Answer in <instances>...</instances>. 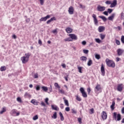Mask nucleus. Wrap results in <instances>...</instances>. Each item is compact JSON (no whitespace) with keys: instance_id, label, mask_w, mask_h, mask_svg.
<instances>
[{"instance_id":"obj_1","label":"nucleus","mask_w":124,"mask_h":124,"mask_svg":"<svg viewBox=\"0 0 124 124\" xmlns=\"http://www.w3.org/2000/svg\"><path fill=\"white\" fill-rule=\"evenodd\" d=\"M30 57H31V53H28L25 54L24 56H23L21 58V61L22 62V63H27L30 60Z\"/></svg>"},{"instance_id":"obj_2","label":"nucleus","mask_w":124,"mask_h":124,"mask_svg":"<svg viewBox=\"0 0 124 124\" xmlns=\"http://www.w3.org/2000/svg\"><path fill=\"white\" fill-rule=\"evenodd\" d=\"M106 62L108 66H109V67H112V68L115 67V62L113 61L107 59Z\"/></svg>"},{"instance_id":"obj_3","label":"nucleus","mask_w":124,"mask_h":124,"mask_svg":"<svg viewBox=\"0 0 124 124\" xmlns=\"http://www.w3.org/2000/svg\"><path fill=\"white\" fill-rule=\"evenodd\" d=\"M79 91L82 93L83 97H87L88 95H87V93L85 92V90L83 87L80 88Z\"/></svg>"},{"instance_id":"obj_4","label":"nucleus","mask_w":124,"mask_h":124,"mask_svg":"<svg viewBox=\"0 0 124 124\" xmlns=\"http://www.w3.org/2000/svg\"><path fill=\"white\" fill-rule=\"evenodd\" d=\"M51 17V16L47 15L46 17H42L39 19L40 22H45L47 21V19H49Z\"/></svg>"},{"instance_id":"obj_5","label":"nucleus","mask_w":124,"mask_h":124,"mask_svg":"<svg viewBox=\"0 0 124 124\" xmlns=\"http://www.w3.org/2000/svg\"><path fill=\"white\" fill-rule=\"evenodd\" d=\"M68 11L69 14L73 15V14H74V8L73 6H70Z\"/></svg>"},{"instance_id":"obj_6","label":"nucleus","mask_w":124,"mask_h":124,"mask_svg":"<svg viewBox=\"0 0 124 124\" xmlns=\"http://www.w3.org/2000/svg\"><path fill=\"white\" fill-rule=\"evenodd\" d=\"M94 91L96 92H101V86H100V84H97L94 88Z\"/></svg>"},{"instance_id":"obj_7","label":"nucleus","mask_w":124,"mask_h":124,"mask_svg":"<svg viewBox=\"0 0 124 124\" xmlns=\"http://www.w3.org/2000/svg\"><path fill=\"white\" fill-rule=\"evenodd\" d=\"M69 36H70L72 40H77V39H78L77 36H76V35H75V34H69Z\"/></svg>"},{"instance_id":"obj_8","label":"nucleus","mask_w":124,"mask_h":124,"mask_svg":"<svg viewBox=\"0 0 124 124\" xmlns=\"http://www.w3.org/2000/svg\"><path fill=\"white\" fill-rule=\"evenodd\" d=\"M92 17L93 18L95 25H97V24H98V21L97 20V18H96V16L94 14H93Z\"/></svg>"},{"instance_id":"obj_9","label":"nucleus","mask_w":124,"mask_h":124,"mask_svg":"<svg viewBox=\"0 0 124 124\" xmlns=\"http://www.w3.org/2000/svg\"><path fill=\"white\" fill-rule=\"evenodd\" d=\"M97 11L100 12L104 11L105 10L106 8L104 6H101L100 5L98 6L97 8Z\"/></svg>"},{"instance_id":"obj_10","label":"nucleus","mask_w":124,"mask_h":124,"mask_svg":"<svg viewBox=\"0 0 124 124\" xmlns=\"http://www.w3.org/2000/svg\"><path fill=\"white\" fill-rule=\"evenodd\" d=\"M102 118L103 120L104 121V120H106L107 119V114L105 111H103L102 113Z\"/></svg>"},{"instance_id":"obj_11","label":"nucleus","mask_w":124,"mask_h":124,"mask_svg":"<svg viewBox=\"0 0 124 124\" xmlns=\"http://www.w3.org/2000/svg\"><path fill=\"white\" fill-rule=\"evenodd\" d=\"M124 87L123 86V84H118L117 86V91H118V92H122V91H123V89Z\"/></svg>"},{"instance_id":"obj_12","label":"nucleus","mask_w":124,"mask_h":124,"mask_svg":"<svg viewBox=\"0 0 124 124\" xmlns=\"http://www.w3.org/2000/svg\"><path fill=\"white\" fill-rule=\"evenodd\" d=\"M98 30L99 32H103V31H105V27L104 26H99L98 28Z\"/></svg>"},{"instance_id":"obj_13","label":"nucleus","mask_w":124,"mask_h":124,"mask_svg":"<svg viewBox=\"0 0 124 124\" xmlns=\"http://www.w3.org/2000/svg\"><path fill=\"white\" fill-rule=\"evenodd\" d=\"M101 71L102 72V75L104 76V75H105V69H104V66H103V64L101 65Z\"/></svg>"},{"instance_id":"obj_14","label":"nucleus","mask_w":124,"mask_h":124,"mask_svg":"<svg viewBox=\"0 0 124 124\" xmlns=\"http://www.w3.org/2000/svg\"><path fill=\"white\" fill-rule=\"evenodd\" d=\"M117 5V0H114L113 1L112 3L110 4V7L113 8V7H115Z\"/></svg>"},{"instance_id":"obj_15","label":"nucleus","mask_w":124,"mask_h":124,"mask_svg":"<svg viewBox=\"0 0 124 124\" xmlns=\"http://www.w3.org/2000/svg\"><path fill=\"white\" fill-rule=\"evenodd\" d=\"M51 108L52 110H55V111H59V108L58 106L54 105H51Z\"/></svg>"},{"instance_id":"obj_16","label":"nucleus","mask_w":124,"mask_h":124,"mask_svg":"<svg viewBox=\"0 0 124 124\" xmlns=\"http://www.w3.org/2000/svg\"><path fill=\"white\" fill-rule=\"evenodd\" d=\"M31 102L34 105H38V103H39V102L37 101H36V100L35 99L31 100Z\"/></svg>"},{"instance_id":"obj_17","label":"nucleus","mask_w":124,"mask_h":124,"mask_svg":"<svg viewBox=\"0 0 124 124\" xmlns=\"http://www.w3.org/2000/svg\"><path fill=\"white\" fill-rule=\"evenodd\" d=\"M65 31L67 33H71V32H72V29L68 27L65 29Z\"/></svg>"},{"instance_id":"obj_18","label":"nucleus","mask_w":124,"mask_h":124,"mask_svg":"<svg viewBox=\"0 0 124 124\" xmlns=\"http://www.w3.org/2000/svg\"><path fill=\"white\" fill-rule=\"evenodd\" d=\"M115 101H113L112 102V104L110 106V108L112 110V111H113L114 109H115Z\"/></svg>"},{"instance_id":"obj_19","label":"nucleus","mask_w":124,"mask_h":124,"mask_svg":"<svg viewBox=\"0 0 124 124\" xmlns=\"http://www.w3.org/2000/svg\"><path fill=\"white\" fill-rule=\"evenodd\" d=\"M115 14H112L111 16H109L108 17V19L109 20V21H112L113 20V19H114V17H115Z\"/></svg>"},{"instance_id":"obj_20","label":"nucleus","mask_w":124,"mask_h":124,"mask_svg":"<svg viewBox=\"0 0 124 124\" xmlns=\"http://www.w3.org/2000/svg\"><path fill=\"white\" fill-rule=\"evenodd\" d=\"M80 61L82 62H87V57L86 56H81L80 58Z\"/></svg>"},{"instance_id":"obj_21","label":"nucleus","mask_w":124,"mask_h":124,"mask_svg":"<svg viewBox=\"0 0 124 124\" xmlns=\"http://www.w3.org/2000/svg\"><path fill=\"white\" fill-rule=\"evenodd\" d=\"M124 52V51H123V50L121 49H118L117 50V53L118 56H121L122 55V54H123V53Z\"/></svg>"},{"instance_id":"obj_22","label":"nucleus","mask_w":124,"mask_h":124,"mask_svg":"<svg viewBox=\"0 0 124 124\" xmlns=\"http://www.w3.org/2000/svg\"><path fill=\"white\" fill-rule=\"evenodd\" d=\"M42 90L44 91V92H45L46 93L48 91V87L46 86H42Z\"/></svg>"},{"instance_id":"obj_23","label":"nucleus","mask_w":124,"mask_h":124,"mask_svg":"<svg viewBox=\"0 0 124 124\" xmlns=\"http://www.w3.org/2000/svg\"><path fill=\"white\" fill-rule=\"evenodd\" d=\"M99 17L102 19L104 22H106V21H107V18L104 16H99Z\"/></svg>"},{"instance_id":"obj_24","label":"nucleus","mask_w":124,"mask_h":124,"mask_svg":"<svg viewBox=\"0 0 124 124\" xmlns=\"http://www.w3.org/2000/svg\"><path fill=\"white\" fill-rule=\"evenodd\" d=\"M63 99H64L65 105H66V106H69V103H68V101L67 100H66L65 98H63Z\"/></svg>"},{"instance_id":"obj_25","label":"nucleus","mask_w":124,"mask_h":124,"mask_svg":"<svg viewBox=\"0 0 124 124\" xmlns=\"http://www.w3.org/2000/svg\"><path fill=\"white\" fill-rule=\"evenodd\" d=\"M4 112H6V108H3L2 110L1 111H0V114L1 115H2V114L4 113Z\"/></svg>"},{"instance_id":"obj_26","label":"nucleus","mask_w":124,"mask_h":124,"mask_svg":"<svg viewBox=\"0 0 124 124\" xmlns=\"http://www.w3.org/2000/svg\"><path fill=\"white\" fill-rule=\"evenodd\" d=\"M54 20H55V17H53L47 21L46 23L47 24H49V23H51L52 22V21H54Z\"/></svg>"},{"instance_id":"obj_27","label":"nucleus","mask_w":124,"mask_h":124,"mask_svg":"<svg viewBox=\"0 0 124 124\" xmlns=\"http://www.w3.org/2000/svg\"><path fill=\"white\" fill-rule=\"evenodd\" d=\"M93 64V61L92 60L90 59L87 63V65L88 66H91Z\"/></svg>"},{"instance_id":"obj_28","label":"nucleus","mask_w":124,"mask_h":124,"mask_svg":"<svg viewBox=\"0 0 124 124\" xmlns=\"http://www.w3.org/2000/svg\"><path fill=\"white\" fill-rule=\"evenodd\" d=\"M64 41H65V42H69V41H72V39H71V38L70 37H68L67 38H65L64 39Z\"/></svg>"},{"instance_id":"obj_29","label":"nucleus","mask_w":124,"mask_h":124,"mask_svg":"<svg viewBox=\"0 0 124 124\" xmlns=\"http://www.w3.org/2000/svg\"><path fill=\"white\" fill-rule=\"evenodd\" d=\"M52 119H57V112H54L53 116H52Z\"/></svg>"},{"instance_id":"obj_30","label":"nucleus","mask_w":124,"mask_h":124,"mask_svg":"<svg viewBox=\"0 0 124 124\" xmlns=\"http://www.w3.org/2000/svg\"><path fill=\"white\" fill-rule=\"evenodd\" d=\"M117 121H121L122 118H121V114H118L117 116Z\"/></svg>"},{"instance_id":"obj_31","label":"nucleus","mask_w":124,"mask_h":124,"mask_svg":"<svg viewBox=\"0 0 124 124\" xmlns=\"http://www.w3.org/2000/svg\"><path fill=\"white\" fill-rule=\"evenodd\" d=\"M54 86L56 88V89H58V90L61 88V87L60 86V85H59V84H58V83H55Z\"/></svg>"},{"instance_id":"obj_32","label":"nucleus","mask_w":124,"mask_h":124,"mask_svg":"<svg viewBox=\"0 0 124 124\" xmlns=\"http://www.w3.org/2000/svg\"><path fill=\"white\" fill-rule=\"evenodd\" d=\"M48 93H52L53 92V89L52 88V85L50 86V87L48 88Z\"/></svg>"},{"instance_id":"obj_33","label":"nucleus","mask_w":124,"mask_h":124,"mask_svg":"<svg viewBox=\"0 0 124 124\" xmlns=\"http://www.w3.org/2000/svg\"><path fill=\"white\" fill-rule=\"evenodd\" d=\"M82 68H83V67H80L79 66H78V72H79V73H82Z\"/></svg>"},{"instance_id":"obj_34","label":"nucleus","mask_w":124,"mask_h":124,"mask_svg":"<svg viewBox=\"0 0 124 124\" xmlns=\"http://www.w3.org/2000/svg\"><path fill=\"white\" fill-rule=\"evenodd\" d=\"M0 70V71H5V70H6V67H5V66H1Z\"/></svg>"},{"instance_id":"obj_35","label":"nucleus","mask_w":124,"mask_h":124,"mask_svg":"<svg viewBox=\"0 0 124 124\" xmlns=\"http://www.w3.org/2000/svg\"><path fill=\"white\" fill-rule=\"evenodd\" d=\"M32 120L33 121H36V120H38V115H35L34 117H33Z\"/></svg>"},{"instance_id":"obj_36","label":"nucleus","mask_w":124,"mask_h":124,"mask_svg":"<svg viewBox=\"0 0 124 124\" xmlns=\"http://www.w3.org/2000/svg\"><path fill=\"white\" fill-rule=\"evenodd\" d=\"M52 33L54 34H57L58 33V29H55L52 31Z\"/></svg>"},{"instance_id":"obj_37","label":"nucleus","mask_w":124,"mask_h":124,"mask_svg":"<svg viewBox=\"0 0 124 124\" xmlns=\"http://www.w3.org/2000/svg\"><path fill=\"white\" fill-rule=\"evenodd\" d=\"M59 92L60 93H62V94H64V90H63V89H60L59 88Z\"/></svg>"},{"instance_id":"obj_38","label":"nucleus","mask_w":124,"mask_h":124,"mask_svg":"<svg viewBox=\"0 0 124 124\" xmlns=\"http://www.w3.org/2000/svg\"><path fill=\"white\" fill-rule=\"evenodd\" d=\"M95 58L97 60H99L100 59V55L99 54H95Z\"/></svg>"},{"instance_id":"obj_39","label":"nucleus","mask_w":124,"mask_h":124,"mask_svg":"<svg viewBox=\"0 0 124 124\" xmlns=\"http://www.w3.org/2000/svg\"><path fill=\"white\" fill-rule=\"evenodd\" d=\"M100 36L101 37V39L103 40V39H104V38H105V35L103 34H100Z\"/></svg>"},{"instance_id":"obj_40","label":"nucleus","mask_w":124,"mask_h":124,"mask_svg":"<svg viewBox=\"0 0 124 124\" xmlns=\"http://www.w3.org/2000/svg\"><path fill=\"white\" fill-rule=\"evenodd\" d=\"M115 43L117 44V45H121V42H120L119 40L116 39L115 40Z\"/></svg>"},{"instance_id":"obj_41","label":"nucleus","mask_w":124,"mask_h":124,"mask_svg":"<svg viewBox=\"0 0 124 124\" xmlns=\"http://www.w3.org/2000/svg\"><path fill=\"white\" fill-rule=\"evenodd\" d=\"M38 0L39 1L41 5H43V4H44L45 0Z\"/></svg>"},{"instance_id":"obj_42","label":"nucleus","mask_w":124,"mask_h":124,"mask_svg":"<svg viewBox=\"0 0 124 124\" xmlns=\"http://www.w3.org/2000/svg\"><path fill=\"white\" fill-rule=\"evenodd\" d=\"M95 41L97 43H100L101 42V40L98 38L95 39Z\"/></svg>"},{"instance_id":"obj_43","label":"nucleus","mask_w":124,"mask_h":124,"mask_svg":"<svg viewBox=\"0 0 124 124\" xmlns=\"http://www.w3.org/2000/svg\"><path fill=\"white\" fill-rule=\"evenodd\" d=\"M16 100L18 101V102H22V99L20 97H18Z\"/></svg>"},{"instance_id":"obj_44","label":"nucleus","mask_w":124,"mask_h":124,"mask_svg":"<svg viewBox=\"0 0 124 124\" xmlns=\"http://www.w3.org/2000/svg\"><path fill=\"white\" fill-rule=\"evenodd\" d=\"M83 52L84 54H88L89 53V50H88V49H83Z\"/></svg>"},{"instance_id":"obj_45","label":"nucleus","mask_w":124,"mask_h":124,"mask_svg":"<svg viewBox=\"0 0 124 124\" xmlns=\"http://www.w3.org/2000/svg\"><path fill=\"white\" fill-rule=\"evenodd\" d=\"M121 42L124 44V36H122L121 38Z\"/></svg>"},{"instance_id":"obj_46","label":"nucleus","mask_w":124,"mask_h":124,"mask_svg":"<svg viewBox=\"0 0 124 124\" xmlns=\"http://www.w3.org/2000/svg\"><path fill=\"white\" fill-rule=\"evenodd\" d=\"M112 11H113V9H108V13H109V14H110V13H112Z\"/></svg>"},{"instance_id":"obj_47","label":"nucleus","mask_w":124,"mask_h":124,"mask_svg":"<svg viewBox=\"0 0 124 124\" xmlns=\"http://www.w3.org/2000/svg\"><path fill=\"white\" fill-rule=\"evenodd\" d=\"M48 101H49V99L48 98H46L45 99V102L47 105H49V103H48Z\"/></svg>"},{"instance_id":"obj_48","label":"nucleus","mask_w":124,"mask_h":124,"mask_svg":"<svg viewBox=\"0 0 124 124\" xmlns=\"http://www.w3.org/2000/svg\"><path fill=\"white\" fill-rule=\"evenodd\" d=\"M76 99H77V100H78V101H81V98H80L78 96H76Z\"/></svg>"},{"instance_id":"obj_49","label":"nucleus","mask_w":124,"mask_h":124,"mask_svg":"<svg viewBox=\"0 0 124 124\" xmlns=\"http://www.w3.org/2000/svg\"><path fill=\"white\" fill-rule=\"evenodd\" d=\"M11 113L13 115H15V114H16V110H15V109H13L11 111Z\"/></svg>"},{"instance_id":"obj_50","label":"nucleus","mask_w":124,"mask_h":124,"mask_svg":"<svg viewBox=\"0 0 124 124\" xmlns=\"http://www.w3.org/2000/svg\"><path fill=\"white\" fill-rule=\"evenodd\" d=\"M72 113H73V114H76L77 113V111H76V110H75L74 108H73L72 109Z\"/></svg>"},{"instance_id":"obj_51","label":"nucleus","mask_w":124,"mask_h":124,"mask_svg":"<svg viewBox=\"0 0 124 124\" xmlns=\"http://www.w3.org/2000/svg\"><path fill=\"white\" fill-rule=\"evenodd\" d=\"M65 110L66 112H69L70 111V108L69 107H66Z\"/></svg>"},{"instance_id":"obj_52","label":"nucleus","mask_w":124,"mask_h":124,"mask_svg":"<svg viewBox=\"0 0 124 124\" xmlns=\"http://www.w3.org/2000/svg\"><path fill=\"white\" fill-rule=\"evenodd\" d=\"M36 91H39L40 90V86L39 85H36Z\"/></svg>"},{"instance_id":"obj_53","label":"nucleus","mask_w":124,"mask_h":124,"mask_svg":"<svg viewBox=\"0 0 124 124\" xmlns=\"http://www.w3.org/2000/svg\"><path fill=\"white\" fill-rule=\"evenodd\" d=\"M78 121L79 124H82V119L81 118H78Z\"/></svg>"},{"instance_id":"obj_54","label":"nucleus","mask_w":124,"mask_h":124,"mask_svg":"<svg viewBox=\"0 0 124 124\" xmlns=\"http://www.w3.org/2000/svg\"><path fill=\"white\" fill-rule=\"evenodd\" d=\"M90 114H93V112H94V109H93V108H91L90 109Z\"/></svg>"},{"instance_id":"obj_55","label":"nucleus","mask_w":124,"mask_h":124,"mask_svg":"<svg viewBox=\"0 0 124 124\" xmlns=\"http://www.w3.org/2000/svg\"><path fill=\"white\" fill-rule=\"evenodd\" d=\"M34 78L36 79V78H38V74L36 73L34 75Z\"/></svg>"},{"instance_id":"obj_56","label":"nucleus","mask_w":124,"mask_h":124,"mask_svg":"<svg viewBox=\"0 0 124 124\" xmlns=\"http://www.w3.org/2000/svg\"><path fill=\"white\" fill-rule=\"evenodd\" d=\"M41 105L42 106H44V107H45V106H46V104H45V103L44 102H42L41 103Z\"/></svg>"},{"instance_id":"obj_57","label":"nucleus","mask_w":124,"mask_h":124,"mask_svg":"<svg viewBox=\"0 0 124 124\" xmlns=\"http://www.w3.org/2000/svg\"><path fill=\"white\" fill-rule=\"evenodd\" d=\"M24 96H31V95L28 93H26L24 94Z\"/></svg>"},{"instance_id":"obj_58","label":"nucleus","mask_w":124,"mask_h":124,"mask_svg":"<svg viewBox=\"0 0 124 124\" xmlns=\"http://www.w3.org/2000/svg\"><path fill=\"white\" fill-rule=\"evenodd\" d=\"M103 14H104V15H106V16H108V12L105 11L103 12Z\"/></svg>"},{"instance_id":"obj_59","label":"nucleus","mask_w":124,"mask_h":124,"mask_svg":"<svg viewBox=\"0 0 124 124\" xmlns=\"http://www.w3.org/2000/svg\"><path fill=\"white\" fill-rule=\"evenodd\" d=\"M106 4H111V1L108 0V1H106Z\"/></svg>"},{"instance_id":"obj_60","label":"nucleus","mask_w":124,"mask_h":124,"mask_svg":"<svg viewBox=\"0 0 124 124\" xmlns=\"http://www.w3.org/2000/svg\"><path fill=\"white\" fill-rule=\"evenodd\" d=\"M38 44H39V45H42V41H41V40H38Z\"/></svg>"},{"instance_id":"obj_61","label":"nucleus","mask_w":124,"mask_h":124,"mask_svg":"<svg viewBox=\"0 0 124 124\" xmlns=\"http://www.w3.org/2000/svg\"><path fill=\"white\" fill-rule=\"evenodd\" d=\"M82 45H86L87 44V42L85 41H83L82 42Z\"/></svg>"},{"instance_id":"obj_62","label":"nucleus","mask_w":124,"mask_h":124,"mask_svg":"<svg viewBox=\"0 0 124 124\" xmlns=\"http://www.w3.org/2000/svg\"><path fill=\"white\" fill-rule=\"evenodd\" d=\"M79 6H80V8H82V9L85 8V6H83V5H82L81 4H79Z\"/></svg>"},{"instance_id":"obj_63","label":"nucleus","mask_w":124,"mask_h":124,"mask_svg":"<svg viewBox=\"0 0 124 124\" xmlns=\"http://www.w3.org/2000/svg\"><path fill=\"white\" fill-rule=\"evenodd\" d=\"M87 92H88V93L90 94V93H91V88H88L87 89Z\"/></svg>"},{"instance_id":"obj_64","label":"nucleus","mask_w":124,"mask_h":124,"mask_svg":"<svg viewBox=\"0 0 124 124\" xmlns=\"http://www.w3.org/2000/svg\"><path fill=\"white\" fill-rule=\"evenodd\" d=\"M122 114H124V107L122 109Z\"/></svg>"}]
</instances>
